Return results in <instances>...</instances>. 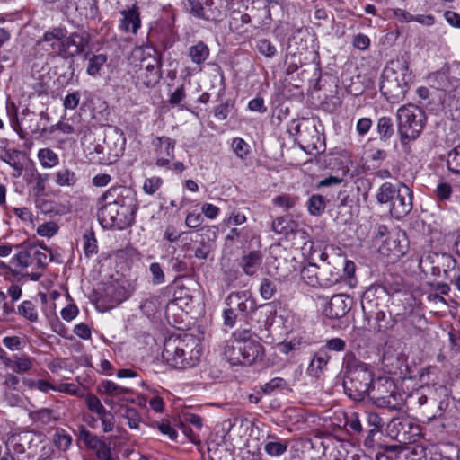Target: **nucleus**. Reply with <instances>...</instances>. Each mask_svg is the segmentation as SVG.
<instances>
[{
	"instance_id": "3",
	"label": "nucleus",
	"mask_w": 460,
	"mask_h": 460,
	"mask_svg": "<svg viewBox=\"0 0 460 460\" xmlns=\"http://www.w3.org/2000/svg\"><path fill=\"white\" fill-rule=\"evenodd\" d=\"M223 354L231 365H252L262 360L264 348L251 330L237 329L226 341Z\"/></svg>"
},
{
	"instance_id": "34",
	"label": "nucleus",
	"mask_w": 460,
	"mask_h": 460,
	"mask_svg": "<svg viewBox=\"0 0 460 460\" xmlns=\"http://www.w3.org/2000/svg\"><path fill=\"white\" fill-rule=\"evenodd\" d=\"M447 164L450 172L460 174V145L448 152Z\"/></svg>"
},
{
	"instance_id": "62",
	"label": "nucleus",
	"mask_w": 460,
	"mask_h": 460,
	"mask_svg": "<svg viewBox=\"0 0 460 460\" xmlns=\"http://www.w3.org/2000/svg\"><path fill=\"white\" fill-rule=\"evenodd\" d=\"M201 212L208 219H215L217 217L220 212V208L211 203H204L201 206Z\"/></svg>"
},
{
	"instance_id": "48",
	"label": "nucleus",
	"mask_w": 460,
	"mask_h": 460,
	"mask_svg": "<svg viewBox=\"0 0 460 460\" xmlns=\"http://www.w3.org/2000/svg\"><path fill=\"white\" fill-rule=\"evenodd\" d=\"M257 49L259 52L266 58H272L276 55V47L266 39L260 40L257 42Z\"/></svg>"
},
{
	"instance_id": "20",
	"label": "nucleus",
	"mask_w": 460,
	"mask_h": 460,
	"mask_svg": "<svg viewBox=\"0 0 460 460\" xmlns=\"http://www.w3.org/2000/svg\"><path fill=\"white\" fill-rule=\"evenodd\" d=\"M17 250L12 258V264L20 269H27L33 265L32 243L30 241L22 242L14 246Z\"/></svg>"
},
{
	"instance_id": "8",
	"label": "nucleus",
	"mask_w": 460,
	"mask_h": 460,
	"mask_svg": "<svg viewBox=\"0 0 460 460\" xmlns=\"http://www.w3.org/2000/svg\"><path fill=\"white\" fill-rule=\"evenodd\" d=\"M90 42V36L85 31H75L64 37L62 58H72L85 51Z\"/></svg>"
},
{
	"instance_id": "25",
	"label": "nucleus",
	"mask_w": 460,
	"mask_h": 460,
	"mask_svg": "<svg viewBox=\"0 0 460 460\" xmlns=\"http://www.w3.org/2000/svg\"><path fill=\"white\" fill-rule=\"evenodd\" d=\"M34 364V358L27 355H13L6 360L8 367L18 374L30 371Z\"/></svg>"
},
{
	"instance_id": "21",
	"label": "nucleus",
	"mask_w": 460,
	"mask_h": 460,
	"mask_svg": "<svg viewBox=\"0 0 460 460\" xmlns=\"http://www.w3.org/2000/svg\"><path fill=\"white\" fill-rule=\"evenodd\" d=\"M211 0H207L206 7H203L199 0H187V9L195 17L204 19L206 21H217L221 17L219 10H211L208 6Z\"/></svg>"
},
{
	"instance_id": "36",
	"label": "nucleus",
	"mask_w": 460,
	"mask_h": 460,
	"mask_svg": "<svg viewBox=\"0 0 460 460\" xmlns=\"http://www.w3.org/2000/svg\"><path fill=\"white\" fill-rule=\"evenodd\" d=\"M317 270L318 267L316 264L310 263L307 266H305L301 270V278L302 279L310 286H314L318 283L317 278Z\"/></svg>"
},
{
	"instance_id": "50",
	"label": "nucleus",
	"mask_w": 460,
	"mask_h": 460,
	"mask_svg": "<svg viewBox=\"0 0 460 460\" xmlns=\"http://www.w3.org/2000/svg\"><path fill=\"white\" fill-rule=\"evenodd\" d=\"M81 94L78 91L67 93L63 99V107L65 110H75L78 106Z\"/></svg>"
},
{
	"instance_id": "57",
	"label": "nucleus",
	"mask_w": 460,
	"mask_h": 460,
	"mask_svg": "<svg viewBox=\"0 0 460 460\" xmlns=\"http://www.w3.org/2000/svg\"><path fill=\"white\" fill-rule=\"evenodd\" d=\"M32 259L33 265L35 264L38 268H42L47 264L49 260V255L39 249H37L36 245L32 243Z\"/></svg>"
},
{
	"instance_id": "26",
	"label": "nucleus",
	"mask_w": 460,
	"mask_h": 460,
	"mask_svg": "<svg viewBox=\"0 0 460 460\" xmlns=\"http://www.w3.org/2000/svg\"><path fill=\"white\" fill-rule=\"evenodd\" d=\"M261 254L258 251H252L244 255L241 261V267L245 274L249 276L254 275L261 265Z\"/></svg>"
},
{
	"instance_id": "44",
	"label": "nucleus",
	"mask_w": 460,
	"mask_h": 460,
	"mask_svg": "<svg viewBox=\"0 0 460 460\" xmlns=\"http://www.w3.org/2000/svg\"><path fill=\"white\" fill-rule=\"evenodd\" d=\"M277 288L273 281L269 279H263L261 282L259 292L264 300L271 299L276 294Z\"/></svg>"
},
{
	"instance_id": "63",
	"label": "nucleus",
	"mask_w": 460,
	"mask_h": 460,
	"mask_svg": "<svg viewBox=\"0 0 460 460\" xmlns=\"http://www.w3.org/2000/svg\"><path fill=\"white\" fill-rule=\"evenodd\" d=\"M203 222V217L201 214L190 212L187 215L185 218V225L190 228H197Z\"/></svg>"
},
{
	"instance_id": "4",
	"label": "nucleus",
	"mask_w": 460,
	"mask_h": 460,
	"mask_svg": "<svg viewBox=\"0 0 460 460\" xmlns=\"http://www.w3.org/2000/svg\"><path fill=\"white\" fill-rule=\"evenodd\" d=\"M199 340L192 334L172 337L165 341L162 357L174 368L185 369L197 366L201 358Z\"/></svg>"
},
{
	"instance_id": "28",
	"label": "nucleus",
	"mask_w": 460,
	"mask_h": 460,
	"mask_svg": "<svg viewBox=\"0 0 460 460\" xmlns=\"http://www.w3.org/2000/svg\"><path fill=\"white\" fill-rule=\"evenodd\" d=\"M37 158L43 169H52L59 164L58 155L49 147L39 149Z\"/></svg>"
},
{
	"instance_id": "29",
	"label": "nucleus",
	"mask_w": 460,
	"mask_h": 460,
	"mask_svg": "<svg viewBox=\"0 0 460 460\" xmlns=\"http://www.w3.org/2000/svg\"><path fill=\"white\" fill-rule=\"evenodd\" d=\"M55 183L59 187H72L77 181L75 172L68 168H61L54 173Z\"/></svg>"
},
{
	"instance_id": "53",
	"label": "nucleus",
	"mask_w": 460,
	"mask_h": 460,
	"mask_svg": "<svg viewBox=\"0 0 460 460\" xmlns=\"http://www.w3.org/2000/svg\"><path fill=\"white\" fill-rule=\"evenodd\" d=\"M287 386H288V384H287L286 380H284L281 377H275V378H272L270 381H269L268 383H266L263 385V392L267 393V394H270L277 389H281V390L286 389Z\"/></svg>"
},
{
	"instance_id": "10",
	"label": "nucleus",
	"mask_w": 460,
	"mask_h": 460,
	"mask_svg": "<svg viewBox=\"0 0 460 460\" xmlns=\"http://www.w3.org/2000/svg\"><path fill=\"white\" fill-rule=\"evenodd\" d=\"M66 9L67 14L81 21L95 19L99 13L96 0H69Z\"/></svg>"
},
{
	"instance_id": "7",
	"label": "nucleus",
	"mask_w": 460,
	"mask_h": 460,
	"mask_svg": "<svg viewBox=\"0 0 460 460\" xmlns=\"http://www.w3.org/2000/svg\"><path fill=\"white\" fill-rule=\"evenodd\" d=\"M97 391L104 403L111 410H115L120 402L128 401L127 395L131 393L129 388L119 386L111 380L101 382L98 385Z\"/></svg>"
},
{
	"instance_id": "9",
	"label": "nucleus",
	"mask_w": 460,
	"mask_h": 460,
	"mask_svg": "<svg viewBox=\"0 0 460 460\" xmlns=\"http://www.w3.org/2000/svg\"><path fill=\"white\" fill-rule=\"evenodd\" d=\"M352 305V299L343 294L334 295L325 302L322 313L329 319H340L347 314Z\"/></svg>"
},
{
	"instance_id": "13",
	"label": "nucleus",
	"mask_w": 460,
	"mask_h": 460,
	"mask_svg": "<svg viewBox=\"0 0 460 460\" xmlns=\"http://www.w3.org/2000/svg\"><path fill=\"white\" fill-rule=\"evenodd\" d=\"M67 31L64 27H55L47 31L42 39L39 41L42 48L47 51L58 55L62 58V45L64 44V37Z\"/></svg>"
},
{
	"instance_id": "38",
	"label": "nucleus",
	"mask_w": 460,
	"mask_h": 460,
	"mask_svg": "<svg viewBox=\"0 0 460 460\" xmlns=\"http://www.w3.org/2000/svg\"><path fill=\"white\" fill-rule=\"evenodd\" d=\"M59 226L54 221H49L38 226L36 233L40 237L51 238L58 232Z\"/></svg>"
},
{
	"instance_id": "54",
	"label": "nucleus",
	"mask_w": 460,
	"mask_h": 460,
	"mask_svg": "<svg viewBox=\"0 0 460 460\" xmlns=\"http://www.w3.org/2000/svg\"><path fill=\"white\" fill-rule=\"evenodd\" d=\"M436 195L441 201L448 200L452 195V186L445 181H441L437 185Z\"/></svg>"
},
{
	"instance_id": "45",
	"label": "nucleus",
	"mask_w": 460,
	"mask_h": 460,
	"mask_svg": "<svg viewBox=\"0 0 460 460\" xmlns=\"http://www.w3.org/2000/svg\"><path fill=\"white\" fill-rule=\"evenodd\" d=\"M97 417L102 422V429L103 432L108 433L113 430L115 426V418L111 411L106 410L97 415Z\"/></svg>"
},
{
	"instance_id": "30",
	"label": "nucleus",
	"mask_w": 460,
	"mask_h": 460,
	"mask_svg": "<svg viewBox=\"0 0 460 460\" xmlns=\"http://www.w3.org/2000/svg\"><path fill=\"white\" fill-rule=\"evenodd\" d=\"M18 314L26 320L36 323L39 320V314L35 305L30 300L22 301L17 308Z\"/></svg>"
},
{
	"instance_id": "16",
	"label": "nucleus",
	"mask_w": 460,
	"mask_h": 460,
	"mask_svg": "<svg viewBox=\"0 0 460 460\" xmlns=\"http://www.w3.org/2000/svg\"><path fill=\"white\" fill-rule=\"evenodd\" d=\"M121 19L119 28L125 32L137 34L141 27L140 11L137 4H133L128 9L120 11Z\"/></svg>"
},
{
	"instance_id": "2",
	"label": "nucleus",
	"mask_w": 460,
	"mask_h": 460,
	"mask_svg": "<svg viewBox=\"0 0 460 460\" xmlns=\"http://www.w3.org/2000/svg\"><path fill=\"white\" fill-rule=\"evenodd\" d=\"M345 389L355 391L356 399H362L367 395L378 407L396 408L395 396L393 392L388 393L387 388L393 383L385 378L373 383V374L366 364H360L352 370L344 380Z\"/></svg>"
},
{
	"instance_id": "46",
	"label": "nucleus",
	"mask_w": 460,
	"mask_h": 460,
	"mask_svg": "<svg viewBox=\"0 0 460 460\" xmlns=\"http://www.w3.org/2000/svg\"><path fill=\"white\" fill-rule=\"evenodd\" d=\"M186 97L184 86H179L169 97V103L172 107H179V110L183 111L185 106L181 103Z\"/></svg>"
},
{
	"instance_id": "11",
	"label": "nucleus",
	"mask_w": 460,
	"mask_h": 460,
	"mask_svg": "<svg viewBox=\"0 0 460 460\" xmlns=\"http://www.w3.org/2000/svg\"><path fill=\"white\" fill-rule=\"evenodd\" d=\"M227 305L233 307L242 316H248L256 308L255 299L249 291L232 293L227 297Z\"/></svg>"
},
{
	"instance_id": "39",
	"label": "nucleus",
	"mask_w": 460,
	"mask_h": 460,
	"mask_svg": "<svg viewBox=\"0 0 460 460\" xmlns=\"http://www.w3.org/2000/svg\"><path fill=\"white\" fill-rule=\"evenodd\" d=\"M272 203L282 210L288 211L296 206V198L288 194H281L275 197L272 199Z\"/></svg>"
},
{
	"instance_id": "41",
	"label": "nucleus",
	"mask_w": 460,
	"mask_h": 460,
	"mask_svg": "<svg viewBox=\"0 0 460 460\" xmlns=\"http://www.w3.org/2000/svg\"><path fill=\"white\" fill-rule=\"evenodd\" d=\"M232 150L238 158L243 160L250 152V146L243 138L234 137L232 141Z\"/></svg>"
},
{
	"instance_id": "18",
	"label": "nucleus",
	"mask_w": 460,
	"mask_h": 460,
	"mask_svg": "<svg viewBox=\"0 0 460 460\" xmlns=\"http://www.w3.org/2000/svg\"><path fill=\"white\" fill-rule=\"evenodd\" d=\"M330 355L325 349H319L312 358L306 373L308 376L315 378L321 377L327 370V365L330 361Z\"/></svg>"
},
{
	"instance_id": "33",
	"label": "nucleus",
	"mask_w": 460,
	"mask_h": 460,
	"mask_svg": "<svg viewBox=\"0 0 460 460\" xmlns=\"http://www.w3.org/2000/svg\"><path fill=\"white\" fill-rule=\"evenodd\" d=\"M288 447L287 440L270 441L265 444L264 450L270 456H279L283 455Z\"/></svg>"
},
{
	"instance_id": "58",
	"label": "nucleus",
	"mask_w": 460,
	"mask_h": 460,
	"mask_svg": "<svg viewBox=\"0 0 460 460\" xmlns=\"http://www.w3.org/2000/svg\"><path fill=\"white\" fill-rule=\"evenodd\" d=\"M321 349H325V350L331 351H342L345 349V341L341 338H332L325 341L324 347Z\"/></svg>"
},
{
	"instance_id": "42",
	"label": "nucleus",
	"mask_w": 460,
	"mask_h": 460,
	"mask_svg": "<svg viewBox=\"0 0 460 460\" xmlns=\"http://www.w3.org/2000/svg\"><path fill=\"white\" fill-rule=\"evenodd\" d=\"M54 444L58 450L66 451L72 444V438L64 430H57L54 435Z\"/></svg>"
},
{
	"instance_id": "64",
	"label": "nucleus",
	"mask_w": 460,
	"mask_h": 460,
	"mask_svg": "<svg viewBox=\"0 0 460 460\" xmlns=\"http://www.w3.org/2000/svg\"><path fill=\"white\" fill-rule=\"evenodd\" d=\"M372 127V120L369 118H361L357 121L356 131L359 136H365Z\"/></svg>"
},
{
	"instance_id": "52",
	"label": "nucleus",
	"mask_w": 460,
	"mask_h": 460,
	"mask_svg": "<svg viewBox=\"0 0 460 460\" xmlns=\"http://www.w3.org/2000/svg\"><path fill=\"white\" fill-rule=\"evenodd\" d=\"M85 400L88 409L94 412L96 415H99L106 411L105 407L102 405L101 400L97 396L89 394L86 396Z\"/></svg>"
},
{
	"instance_id": "6",
	"label": "nucleus",
	"mask_w": 460,
	"mask_h": 460,
	"mask_svg": "<svg viewBox=\"0 0 460 460\" xmlns=\"http://www.w3.org/2000/svg\"><path fill=\"white\" fill-rule=\"evenodd\" d=\"M396 118L401 137L411 140L419 137L427 122L425 111L414 104L400 107Z\"/></svg>"
},
{
	"instance_id": "59",
	"label": "nucleus",
	"mask_w": 460,
	"mask_h": 460,
	"mask_svg": "<svg viewBox=\"0 0 460 460\" xmlns=\"http://www.w3.org/2000/svg\"><path fill=\"white\" fill-rule=\"evenodd\" d=\"M352 45L358 50H366L370 45V39L363 33H358L353 37Z\"/></svg>"
},
{
	"instance_id": "47",
	"label": "nucleus",
	"mask_w": 460,
	"mask_h": 460,
	"mask_svg": "<svg viewBox=\"0 0 460 460\" xmlns=\"http://www.w3.org/2000/svg\"><path fill=\"white\" fill-rule=\"evenodd\" d=\"M20 154L21 152L15 149L8 150L4 158V161L16 171L17 176L21 175L23 169L22 164L15 160Z\"/></svg>"
},
{
	"instance_id": "24",
	"label": "nucleus",
	"mask_w": 460,
	"mask_h": 460,
	"mask_svg": "<svg viewBox=\"0 0 460 460\" xmlns=\"http://www.w3.org/2000/svg\"><path fill=\"white\" fill-rule=\"evenodd\" d=\"M107 61L108 57L106 54L100 53L91 55L87 58L86 74L93 78L100 77Z\"/></svg>"
},
{
	"instance_id": "22",
	"label": "nucleus",
	"mask_w": 460,
	"mask_h": 460,
	"mask_svg": "<svg viewBox=\"0 0 460 460\" xmlns=\"http://www.w3.org/2000/svg\"><path fill=\"white\" fill-rule=\"evenodd\" d=\"M379 252L392 260H398L405 254L406 248L401 244L396 236L389 235L380 245Z\"/></svg>"
},
{
	"instance_id": "56",
	"label": "nucleus",
	"mask_w": 460,
	"mask_h": 460,
	"mask_svg": "<svg viewBox=\"0 0 460 460\" xmlns=\"http://www.w3.org/2000/svg\"><path fill=\"white\" fill-rule=\"evenodd\" d=\"M182 234L183 233L179 232L174 226L168 225L164 230L163 240L169 243H175L182 236Z\"/></svg>"
},
{
	"instance_id": "17",
	"label": "nucleus",
	"mask_w": 460,
	"mask_h": 460,
	"mask_svg": "<svg viewBox=\"0 0 460 460\" xmlns=\"http://www.w3.org/2000/svg\"><path fill=\"white\" fill-rule=\"evenodd\" d=\"M156 146V165L164 167L174 157L175 141L168 137H159L155 140Z\"/></svg>"
},
{
	"instance_id": "12",
	"label": "nucleus",
	"mask_w": 460,
	"mask_h": 460,
	"mask_svg": "<svg viewBox=\"0 0 460 460\" xmlns=\"http://www.w3.org/2000/svg\"><path fill=\"white\" fill-rule=\"evenodd\" d=\"M80 437L85 446L95 452L99 460H118V456L111 454L110 446L90 431L82 430Z\"/></svg>"
},
{
	"instance_id": "51",
	"label": "nucleus",
	"mask_w": 460,
	"mask_h": 460,
	"mask_svg": "<svg viewBox=\"0 0 460 460\" xmlns=\"http://www.w3.org/2000/svg\"><path fill=\"white\" fill-rule=\"evenodd\" d=\"M56 391L69 395L82 396L80 388L78 385L73 383H60L56 385Z\"/></svg>"
},
{
	"instance_id": "35",
	"label": "nucleus",
	"mask_w": 460,
	"mask_h": 460,
	"mask_svg": "<svg viewBox=\"0 0 460 460\" xmlns=\"http://www.w3.org/2000/svg\"><path fill=\"white\" fill-rule=\"evenodd\" d=\"M83 249L87 257L97 253V240L93 231H87L83 235Z\"/></svg>"
},
{
	"instance_id": "40",
	"label": "nucleus",
	"mask_w": 460,
	"mask_h": 460,
	"mask_svg": "<svg viewBox=\"0 0 460 460\" xmlns=\"http://www.w3.org/2000/svg\"><path fill=\"white\" fill-rule=\"evenodd\" d=\"M271 229L279 234H288L293 230L290 222L286 217H279L274 219L271 224Z\"/></svg>"
},
{
	"instance_id": "1",
	"label": "nucleus",
	"mask_w": 460,
	"mask_h": 460,
	"mask_svg": "<svg viewBox=\"0 0 460 460\" xmlns=\"http://www.w3.org/2000/svg\"><path fill=\"white\" fill-rule=\"evenodd\" d=\"M105 203L100 208L98 218L103 228L123 230L133 225L138 210L137 192L128 187L111 188L102 195Z\"/></svg>"
},
{
	"instance_id": "31",
	"label": "nucleus",
	"mask_w": 460,
	"mask_h": 460,
	"mask_svg": "<svg viewBox=\"0 0 460 460\" xmlns=\"http://www.w3.org/2000/svg\"><path fill=\"white\" fill-rule=\"evenodd\" d=\"M376 131L381 140L389 139L394 134L393 122L391 118L383 116L378 119Z\"/></svg>"
},
{
	"instance_id": "43",
	"label": "nucleus",
	"mask_w": 460,
	"mask_h": 460,
	"mask_svg": "<svg viewBox=\"0 0 460 460\" xmlns=\"http://www.w3.org/2000/svg\"><path fill=\"white\" fill-rule=\"evenodd\" d=\"M325 209L324 198L320 195H313L308 200V210L311 215H320Z\"/></svg>"
},
{
	"instance_id": "5",
	"label": "nucleus",
	"mask_w": 460,
	"mask_h": 460,
	"mask_svg": "<svg viewBox=\"0 0 460 460\" xmlns=\"http://www.w3.org/2000/svg\"><path fill=\"white\" fill-rule=\"evenodd\" d=\"M413 82V75L403 58L390 61L384 68L380 92L392 103L402 101Z\"/></svg>"
},
{
	"instance_id": "55",
	"label": "nucleus",
	"mask_w": 460,
	"mask_h": 460,
	"mask_svg": "<svg viewBox=\"0 0 460 460\" xmlns=\"http://www.w3.org/2000/svg\"><path fill=\"white\" fill-rule=\"evenodd\" d=\"M23 341L18 336H6L3 339V344L9 350H21L23 347Z\"/></svg>"
},
{
	"instance_id": "27",
	"label": "nucleus",
	"mask_w": 460,
	"mask_h": 460,
	"mask_svg": "<svg viewBox=\"0 0 460 460\" xmlns=\"http://www.w3.org/2000/svg\"><path fill=\"white\" fill-rule=\"evenodd\" d=\"M209 53L208 47L202 41H199L189 49V57L191 62L197 66L204 64L208 58Z\"/></svg>"
},
{
	"instance_id": "15",
	"label": "nucleus",
	"mask_w": 460,
	"mask_h": 460,
	"mask_svg": "<svg viewBox=\"0 0 460 460\" xmlns=\"http://www.w3.org/2000/svg\"><path fill=\"white\" fill-rule=\"evenodd\" d=\"M411 208V191L406 185L402 184L401 192L397 194L390 206V213L394 218L401 219L408 215Z\"/></svg>"
},
{
	"instance_id": "37",
	"label": "nucleus",
	"mask_w": 460,
	"mask_h": 460,
	"mask_svg": "<svg viewBox=\"0 0 460 460\" xmlns=\"http://www.w3.org/2000/svg\"><path fill=\"white\" fill-rule=\"evenodd\" d=\"M163 180L158 176L146 178L143 182V191L149 196L155 195L162 187Z\"/></svg>"
},
{
	"instance_id": "49",
	"label": "nucleus",
	"mask_w": 460,
	"mask_h": 460,
	"mask_svg": "<svg viewBox=\"0 0 460 460\" xmlns=\"http://www.w3.org/2000/svg\"><path fill=\"white\" fill-rule=\"evenodd\" d=\"M152 275V282L155 285H160L165 282V276L161 265L158 262H152L149 266Z\"/></svg>"
},
{
	"instance_id": "61",
	"label": "nucleus",
	"mask_w": 460,
	"mask_h": 460,
	"mask_svg": "<svg viewBox=\"0 0 460 460\" xmlns=\"http://www.w3.org/2000/svg\"><path fill=\"white\" fill-rule=\"evenodd\" d=\"M78 312V308L75 304H69L61 310L60 314L63 320L71 322L77 316Z\"/></svg>"
},
{
	"instance_id": "14",
	"label": "nucleus",
	"mask_w": 460,
	"mask_h": 460,
	"mask_svg": "<svg viewBox=\"0 0 460 460\" xmlns=\"http://www.w3.org/2000/svg\"><path fill=\"white\" fill-rule=\"evenodd\" d=\"M139 78L146 87H153L160 81V66L155 57L150 56L141 60Z\"/></svg>"
},
{
	"instance_id": "32",
	"label": "nucleus",
	"mask_w": 460,
	"mask_h": 460,
	"mask_svg": "<svg viewBox=\"0 0 460 460\" xmlns=\"http://www.w3.org/2000/svg\"><path fill=\"white\" fill-rule=\"evenodd\" d=\"M121 417L127 420V424L131 429H138L142 423V418L137 409L127 407L121 413Z\"/></svg>"
},
{
	"instance_id": "23",
	"label": "nucleus",
	"mask_w": 460,
	"mask_h": 460,
	"mask_svg": "<svg viewBox=\"0 0 460 460\" xmlns=\"http://www.w3.org/2000/svg\"><path fill=\"white\" fill-rule=\"evenodd\" d=\"M400 192L401 185L395 186L391 182H384L377 189L376 199L379 204H389L390 207Z\"/></svg>"
},
{
	"instance_id": "60",
	"label": "nucleus",
	"mask_w": 460,
	"mask_h": 460,
	"mask_svg": "<svg viewBox=\"0 0 460 460\" xmlns=\"http://www.w3.org/2000/svg\"><path fill=\"white\" fill-rule=\"evenodd\" d=\"M301 341L297 339H293L289 341H283L278 344V349L284 354H288L289 352L297 349Z\"/></svg>"
},
{
	"instance_id": "19",
	"label": "nucleus",
	"mask_w": 460,
	"mask_h": 460,
	"mask_svg": "<svg viewBox=\"0 0 460 460\" xmlns=\"http://www.w3.org/2000/svg\"><path fill=\"white\" fill-rule=\"evenodd\" d=\"M49 180V175L48 173L39 172L36 169L32 170L30 174H26L30 192L36 198L46 196V187Z\"/></svg>"
}]
</instances>
